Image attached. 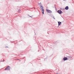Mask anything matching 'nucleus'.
Instances as JSON below:
<instances>
[{
  "label": "nucleus",
  "instance_id": "0eeeda50",
  "mask_svg": "<svg viewBox=\"0 0 74 74\" xmlns=\"http://www.w3.org/2000/svg\"><path fill=\"white\" fill-rule=\"evenodd\" d=\"M61 23H62V22H58V26L60 25V24Z\"/></svg>",
  "mask_w": 74,
  "mask_h": 74
},
{
  "label": "nucleus",
  "instance_id": "39448f33",
  "mask_svg": "<svg viewBox=\"0 0 74 74\" xmlns=\"http://www.w3.org/2000/svg\"><path fill=\"white\" fill-rule=\"evenodd\" d=\"M63 59L64 61L67 60H68V58L67 57H65L63 58Z\"/></svg>",
  "mask_w": 74,
  "mask_h": 74
},
{
  "label": "nucleus",
  "instance_id": "f8f14e48",
  "mask_svg": "<svg viewBox=\"0 0 74 74\" xmlns=\"http://www.w3.org/2000/svg\"><path fill=\"white\" fill-rule=\"evenodd\" d=\"M3 62H4V60H3Z\"/></svg>",
  "mask_w": 74,
  "mask_h": 74
},
{
  "label": "nucleus",
  "instance_id": "6e6552de",
  "mask_svg": "<svg viewBox=\"0 0 74 74\" xmlns=\"http://www.w3.org/2000/svg\"><path fill=\"white\" fill-rule=\"evenodd\" d=\"M67 58H68V60H69V59H70V56H67Z\"/></svg>",
  "mask_w": 74,
  "mask_h": 74
},
{
  "label": "nucleus",
  "instance_id": "7ed1b4c3",
  "mask_svg": "<svg viewBox=\"0 0 74 74\" xmlns=\"http://www.w3.org/2000/svg\"><path fill=\"white\" fill-rule=\"evenodd\" d=\"M46 10L47 12L48 13H52V11H51L50 10L46 9Z\"/></svg>",
  "mask_w": 74,
  "mask_h": 74
},
{
  "label": "nucleus",
  "instance_id": "ddd939ff",
  "mask_svg": "<svg viewBox=\"0 0 74 74\" xmlns=\"http://www.w3.org/2000/svg\"><path fill=\"white\" fill-rule=\"evenodd\" d=\"M64 1V0H63Z\"/></svg>",
  "mask_w": 74,
  "mask_h": 74
},
{
  "label": "nucleus",
  "instance_id": "1a4fd4ad",
  "mask_svg": "<svg viewBox=\"0 0 74 74\" xmlns=\"http://www.w3.org/2000/svg\"><path fill=\"white\" fill-rule=\"evenodd\" d=\"M30 17H31V18H32V17H33V16H30Z\"/></svg>",
  "mask_w": 74,
  "mask_h": 74
},
{
  "label": "nucleus",
  "instance_id": "20e7f679",
  "mask_svg": "<svg viewBox=\"0 0 74 74\" xmlns=\"http://www.w3.org/2000/svg\"><path fill=\"white\" fill-rule=\"evenodd\" d=\"M63 12L61 10H59L58 11V13L59 14H62Z\"/></svg>",
  "mask_w": 74,
  "mask_h": 74
},
{
  "label": "nucleus",
  "instance_id": "9b49d317",
  "mask_svg": "<svg viewBox=\"0 0 74 74\" xmlns=\"http://www.w3.org/2000/svg\"><path fill=\"white\" fill-rule=\"evenodd\" d=\"M6 48H7V47H6Z\"/></svg>",
  "mask_w": 74,
  "mask_h": 74
},
{
  "label": "nucleus",
  "instance_id": "f257e3e1",
  "mask_svg": "<svg viewBox=\"0 0 74 74\" xmlns=\"http://www.w3.org/2000/svg\"><path fill=\"white\" fill-rule=\"evenodd\" d=\"M38 5H39L40 6V8L41 9V11H42V14H44V8L42 6V5L41 3H38Z\"/></svg>",
  "mask_w": 74,
  "mask_h": 74
},
{
  "label": "nucleus",
  "instance_id": "f03ea898",
  "mask_svg": "<svg viewBox=\"0 0 74 74\" xmlns=\"http://www.w3.org/2000/svg\"><path fill=\"white\" fill-rule=\"evenodd\" d=\"M10 66H8V67H7L5 69V70H10Z\"/></svg>",
  "mask_w": 74,
  "mask_h": 74
},
{
  "label": "nucleus",
  "instance_id": "423d86ee",
  "mask_svg": "<svg viewBox=\"0 0 74 74\" xmlns=\"http://www.w3.org/2000/svg\"><path fill=\"white\" fill-rule=\"evenodd\" d=\"M65 10H69V7L66 6L65 7Z\"/></svg>",
  "mask_w": 74,
  "mask_h": 74
},
{
  "label": "nucleus",
  "instance_id": "9d476101",
  "mask_svg": "<svg viewBox=\"0 0 74 74\" xmlns=\"http://www.w3.org/2000/svg\"><path fill=\"white\" fill-rule=\"evenodd\" d=\"M53 19H55V18H54V17H53Z\"/></svg>",
  "mask_w": 74,
  "mask_h": 74
}]
</instances>
